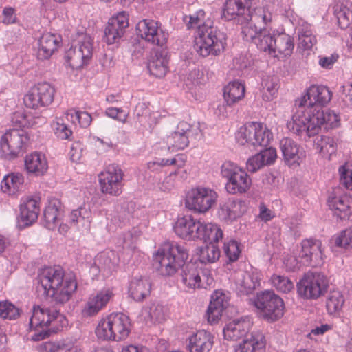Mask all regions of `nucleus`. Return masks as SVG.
Segmentation results:
<instances>
[{
    "instance_id": "cd10ccee",
    "label": "nucleus",
    "mask_w": 352,
    "mask_h": 352,
    "mask_svg": "<svg viewBox=\"0 0 352 352\" xmlns=\"http://www.w3.org/2000/svg\"><path fill=\"white\" fill-rule=\"evenodd\" d=\"M329 208L334 214L341 220L346 219L352 214V197L347 194L330 197L328 200Z\"/></svg>"
},
{
    "instance_id": "c03bdc74",
    "label": "nucleus",
    "mask_w": 352,
    "mask_h": 352,
    "mask_svg": "<svg viewBox=\"0 0 352 352\" xmlns=\"http://www.w3.org/2000/svg\"><path fill=\"white\" fill-rule=\"evenodd\" d=\"M333 12L340 28H347L352 21V11L348 6V3H337L333 7Z\"/></svg>"
},
{
    "instance_id": "a878e982",
    "label": "nucleus",
    "mask_w": 352,
    "mask_h": 352,
    "mask_svg": "<svg viewBox=\"0 0 352 352\" xmlns=\"http://www.w3.org/2000/svg\"><path fill=\"white\" fill-rule=\"evenodd\" d=\"M314 122L318 126V133L323 129L328 131L340 126V116L334 111L315 108L314 110Z\"/></svg>"
},
{
    "instance_id": "39448f33",
    "label": "nucleus",
    "mask_w": 352,
    "mask_h": 352,
    "mask_svg": "<svg viewBox=\"0 0 352 352\" xmlns=\"http://www.w3.org/2000/svg\"><path fill=\"white\" fill-rule=\"evenodd\" d=\"M130 331L129 318L122 313H116L100 320L96 328V335L103 340L120 341L127 338Z\"/></svg>"
},
{
    "instance_id": "a18cd8bd",
    "label": "nucleus",
    "mask_w": 352,
    "mask_h": 352,
    "mask_svg": "<svg viewBox=\"0 0 352 352\" xmlns=\"http://www.w3.org/2000/svg\"><path fill=\"white\" fill-rule=\"evenodd\" d=\"M344 303V298L342 294L334 290L327 295L326 300V307L329 314H339Z\"/></svg>"
},
{
    "instance_id": "5fc2aeb1",
    "label": "nucleus",
    "mask_w": 352,
    "mask_h": 352,
    "mask_svg": "<svg viewBox=\"0 0 352 352\" xmlns=\"http://www.w3.org/2000/svg\"><path fill=\"white\" fill-rule=\"evenodd\" d=\"M59 204L60 202L58 201L50 203L44 210L45 227L49 230H54L56 227L58 216V205Z\"/></svg>"
},
{
    "instance_id": "f3484780",
    "label": "nucleus",
    "mask_w": 352,
    "mask_h": 352,
    "mask_svg": "<svg viewBox=\"0 0 352 352\" xmlns=\"http://www.w3.org/2000/svg\"><path fill=\"white\" fill-rule=\"evenodd\" d=\"M331 98V91L327 87L313 85L307 89L303 96L296 100L295 105L314 111L315 108L320 109L319 106L327 104Z\"/></svg>"
},
{
    "instance_id": "c9c22d12",
    "label": "nucleus",
    "mask_w": 352,
    "mask_h": 352,
    "mask_svg": "<svg viewBox=\"0 0 352 352\" xmlns=\"http://www.w3.org/2000/svg\"><path fill=\"white\" fill-rule=\"evenodd\" d=\"M223 236V231L218 225L200 222L196 239L202 240L209 244H214L222 239Z\"/></svg>"
},
{
    "instance_id": "680f3d73",
    "label": "nucleus",
    "mask_w": 352,
    "mask_h": 352,
    "mask_svg": "<svg viewBox=\"0 0 352 352\" xmlns=\"http://www.w3.org/2000/svg\"><path fill=\"white\" fill-rule=\"evenodd\" d=\"M338 171L340 184L347 190H352V162L340 166Z\"/></svg>"
},
{
    "instance_id": "a19ab883",
    "label": "nucleus",
    "mask_w": 352,
    "mask_h": 352,
    "mask_svg": "<svg viewBox=\"0 0 352 352\" xmlns=\"http://www.w3.org/2000/svg\"><path fill=\"white\" fill-rule=\"evenodd\" d=\"M272 14L266 7H257L252 11L250 10L249 21L256 25L259 30H265L271 23Z\"/></svg>"
},
{
    "instance_id": "a211bd4d",
    "label": "nucleus",
    "mask_w": 352,
    "mask_h": 352,
    "mask_svg": "<svg viewBox=\"0 0 352 352\" xmlns=\"http://www.w3.org/2000/svg\"><path fill=\"white\" fill-rule=\"evenodd\" d=\"M254 0H227L223 16L226 20H236L241 24L249 21L250 8Z\"/></svg>"
},
{
    "instance_id": "f704fd0d",
    "label": "nucleus",
    "mask_w": 352,
    "mask_h": 352,
    "mask_svg": "<svg viewBox=\"0 0 352 352\" xmlns=\"http://www.w3.org/2000/svg\"><path fill=\"white\" fill-rule=\"evenodd\" d=\"M261 276L256 270L244 272L237 285L238 292L241 295L251 294L260 285Z\"/></svg>"
},
{
    "instance_id": "c85d7f7f",
    "label": "nucleus",
    "mask_w": 352,
    "mask_h": 352,
    "mask_svg": "<svg viewBox=\"0 0 352 352\" xmlns=\"http://www.w3.org/2000/svg\"><path fill=\"white\" fill-rule=\"evenodd\" d=\"M60 41V36L49 32L43 34L38 41V58L40 60L50 58L58 47Z\"/></svg>"
},
{
    "instance_id": "8fccbe9b",
    "label": "nucleus",
    "mask_w": 352,
    "mask_h": 352,
    "mask_svg": "<svg viewBox=\"0 0 352 352\" xmlns=\"http://www.w3.org/2000/svg\"><path fill=\"white\" fill-rule=\"evenodd\" d=\"M274 41V34H270L267 29L260 30V34L256 38L254 44L257 48L272 56L273 52V43Z\"/></svg>"
},
{
    "instance_id": "7c9ffc66",
    "label": "nucleus",
    "mask_w": 352,
    "mask_h": 352,
    "mask_svg": "<svg viewBox=\"0 0 352 352\" xmlns=\"http://www.w3.org/2000/svg\"><path fill=\"white\" fill-rule=\"evenodd\" d=\"M265 348L264 336L260 332L246 335L243 341L237 345L234 352H263Z\"/></svg>"
},
{
    "instance_id": "69168bd1",
    "label": "nucleus",
    "mask_w": 352,
    "mask_h": 352,
    "mask_svg": "<svg viewBox=\"0 0 352 352\" xmlns=\"http://www.w3.org/2000/svg\"><path fill=\"white\" fill-rule=\"evenodd\" d=\"M248 24L242 28L241 34L243 38L246 41H252L254 43L256 38L260 34V30L252 22L248 21Z\"/></svg>"
},
{
    "instance_id": "7ed1b4c3",
    "label": "nucleus",
    "mask_w": 352,
    "mask_h": 352,
    "mask_svg": "<svg viewBox=\"0 0 352 352\" xmlns=\"http://www.w3.org/2000/svg\"><path fill=\"white\" fill-rule=\"evenodd\" d=\"M188 258V251L177 242H166L158 250L154 258L156 269L164 276L175 274Z\"/></svg>"
},
{
    "instance_id": "49530a36",
    "label": "nucleus",
    "mask_w": 352,
    "mask_h": 352,
    "mask_svg": "<svg viewBox=\"0 0 352 352\" xmlns=\"http://www.w3.org/2000/svg\"><path fill=\"white\" fill-rule=\"evenodd\" d=\"M315 147L322 157H330L337 150V144L333 138L329 136H320L317 138Z\"/></svg>"
},
{
    "instance_id": "c756f323",
    "label": "nucleus",
    "mask_w": 352,
    "mask_h": 352,
    "mask_svg": "<svg viewBox=\"0 0 352 352\" xmlns=\"http://www.w3.org/2000/svg\"><path fill=\"white\" fill-rule=\"evenodd\" d=\"M168 51L162 48L151 55L148 63V69L151 74L157 78L164 77L168 71Z\"/></svg>"
},
{
    "instance_id": "6e6552de",
    "label": "nucleus",
    "mask_w": 352,
    "mask_h": 352,
    "mask_svg": "<svg viewBox=\"0 0 352 352\" xmlns=\"http://www.w3.org/2000/svg\"><path fill=\"white\" fill-rule=\"evenodd\" d=\"M329 283L326 276L318 272L308 271L297 283L298 295L305 299H317L327 291Z\"/></svg>"
},
{
    "instance_id": "5701e85b",
    "label": "nucleus",
    "mask_w": 352,
    "mask_h": 352,
    "mask_svg": "<svg viewBox=\"0 0 352 352\" xmlns=\"http://www.w3.org/2000/svg\"><path fill=\"white\" fill-rule=\"evenodd\" d=\"M19 210V221L23 226H31L38 219L40 212L39 199L32 197L21 199Z\"/></svg>"
},
{
    "instance_id": "0eeeda50",
    "label": "nucleus",
    "mask_w": 352,
    "mask_h": 352,
    "mask_svg": "<svg viewBox=\"0 0 352 352\" xmlns=\"http://www.w3.org/2000/svg\"><path fill=\"white\" fill-rule=\"evenodd\" d=\"M272 139V134L266 126L256 122L246 123L236 134V142L248 146H267Z\"/></svg>"
},
{
    "instance_id": "4c0bfd02",
    "label": "nucleus",
    "mask_w": 352,
    "mask_h": 352,
    "mask_svg": "<svg viewBox=\"0 0 352 352\" xmlns=\"http://www.w3.org/2000/svg\"><path fill=\"white\" fill-rule=\"evenodd\" d=\"M249 330V322L244 320H234L223 328L224 338L228 340H237L246 336Z\"/></svg>"
},
{
    "instance_id": "aec40b11",
    "label": "nucleus",
    "mask_w": 352,
    "mask_h": 352,
    "mask_svg": "<svg viewBox=\"0 0 352 352\" xmlns=\"http://www.w3.org/2000/svg\"><path fill=\"white\" fill-rule=\"evenodd\" d=\"M113 292L109 288L102 289L89 296L82 309L85 317H92L102 310L113 297Z\"/></svg>"
},
{
    "instance_id": "de8ad7c7",
    "label": "nucleus",
    "mask_w": 352,
    "mask_h": 352,
    "mask_svg": "<svg viewBox=\"0 0 352 352\" xmlns=\"http://www.w3.org/2000/svg\"><path fill=\"white\" fill-rule=\"evenodd\" d=\"M263 99L270 101L278 89V80L276 76H267L261 82Z\"/></svg>"
},
{
    "instance_id": "864d4df0",
    "label": "nucleus",
    "mask_w": 352,
    "mask_h": 352,
    "mask_svg": "<svg viewBox=\"0 0 352 352\" xmlns=\"http://www.w3.org/2000/svg\"><path fill=\"white\" fill-rule=\"evenodd\" d=\"M52 128L56 136L60 140H72L73 132L69 125L61 118H56L52 123Z\"/></svg>"
},
{
    "instance_id": "774afa93",
    "label": "nucleus",
    "mask_w": 352,
    "mask_h": 352,
    "mask_svg": "<svg viewBox=\"0 0 352 352\" xmlns=\"http://www.w3.org/2000/svg\"><path fill=\"white\" fill-rule=\"evenodd\" d=\"M105 115L122 122H124L127 118V115L124 112L123 109L117 107L107 108Z\"/></svg>"
},
{
    "instance_id": "9b49d317",
    "label": "nucleus",
    "mask_w": 352,
    "mask_h": 352,
    "mask_svg": "<svg viewBox=\"0 0 352 352\" xmlns=\"http://www.w3.org/2000/svg\"><path fill=\"white\" fill-rule=\"evenodd\" d=\"M217 193L208 188L197 187L187 194L185 206L195 212L204 214L208 212L217 200Z\"/></svg>"
},
{
    "instance_id": "603ef678",
    "label": "nucleus",
    "mask_w": 352,
    "mask_h": 352,
    "mask_svg": "<svg viewBox=\"0 0 352 352\" xmlns=\"http://www.w3.org/2000/svg\"><path fill=\"white\" fill-rule=\"evenodd\" d=\"M168 36V32L162 28V24L159 22L158 27L153 29L145 41L152 45L163 47L166 45Z\"/></svg>"
},
{
    "instance_id": "b1692460",
    "label": "nucleus",
    "mask_w": 352,
    "mask_h": 352,
    "mask_svg": "<svg viewBox=\"0 0 352 352\" xmlns=\"http://www.w3.org/2000/svg\"><path fill=\"white\" fill-rule=\"evenodd\" d=\"M200 273L201 269L198 267L197 263L184 262L181 267L179 280L186 288L190 289L202 287Z\"/></svg>"
},
{
    "instance_id": "dca6fc26",
    "label": "nucleus",
    "mask_w": 352,
    "mask_h": 352,
    "mask_svg": "<svg viewBox=\"0 0 352 352\" xmlns=\"http://www.w3.org/2000/svg\"><path fill=\"white\" fill-rule=\"evenodd\" d=\"M123 176L124 173L118 166L111 164L107 166L98 175L101 192L119 196L122 192Z\"/></svg>"
},
{
    "instance_id": "13d9d810",
    "label": "nucleus",
    "mask_w": 352,
    "mask_h": 352,
    "mask_svg": "<svg viewBox=\"0 0 352 352\" xmlns=\"http://www.w3.org/2000/svg\"><path fill=\"white\" fill-rule=\"evenodd\" d=\"M158 21L153 19H142L136 25L137 34L142 38H146L150 35L155 27H158Z\"/></svg>"
},
{
    "instance_id": "4468645a",
    "label": "nucleus",
    "mask_w": 352,
    "mask_h": 352,
    "mask_svg": "<svg viewBox=\"0 0 352 352\" xmlns=\"http://www.w3.org/2000/svg\"><path fill=\"white\" fill-rule=\"evenodd\" d=\"M54 88L48 82H39L31 87L23 97L26 107L38 109L49 106L54 100Z\"/></svg>"
},
{
    "instance_id": "338daca9",
    "label": "nucleus",
    "mask_w": 352,
    "mask_h": 352,
    "mask_svg": "<svg viewBox=\"0 0 352 352\" xmlns=\"http://www.w3.org/2000/svg\"><path fill=\"white\" fill-rule=\"evenodd\" d=\"M339 93L346 106L352 107V83L346 82L340 86Z\"/></svg>"
},
{
    "instance_id": "4be33fe9",
    "label": "nucleus",
    "mask_w": 352,
    "mask_h": 352,
    "mask_svg": "<svg viewBox=\"0 0 352 352\" xmlns=\"http://www.w3.org/2000/svg\"><path fill=\"white\" fill-rule=\"evenodd\" d=\"M200 222L191 215L179 217L173 226V230L179 237L183 239L195 240L197 238Z\"/></svg>"
},
{
    "instance_id": "bf43d9fd",
    "label": "nucleus",
    "mask_w": 352,
    "mask_h": 352,
    "mask_svg": "<svg viewBox=\"0 0 352 352\" xmlns=\"http://www.w3.org/2000/svg\"><path fill=\"white\" fill-rule=\"evenodd\" d=\"M223 252L229 262L237 261L241 254L239 243L233 239L226 241L223 245Z\"/></svg>"
},
{
    "instance_id": "37998d69",
    "label": "nucleus",
    "mask_w": 352,
    "mask_h": 352,
    "mask_svg": "<svg viewBox=\"0 0 352 352\" xmlns=\"http://www.w3.org/2000/svg\"><path fill=\"white\" fill-rule=\"evenodd\" d=\"M24 182V178L21 173H12L4 176L1 188L4 192L15 193L21 188Z\"/></svg>"
},
{
    "instance_id": "79ce46f5",
    "label": "nucleus",
    "mask_w": 352,
    "mask_h": 352,
    "mask_svg": "<svg viewBox=\"0 0 352 352\" xmlns=\"http://www.w3.org/2000/svg\"><path fill=\"white\" fill-rule=\"evenodd\" d=\"M142 316L146 322H162L165 320L166 308L158 302H153L142 310Z\"/></svg>"
},
{
    "instance_id": "ddd939ff",
    "label": "nucleus",
    "mask_w": 352,
    "mask_h": 352,
    "mask_svg": "<svg viewBox=\"0 0 352 352\" xmlns=\"http://www.w3.org/2000/svg\"><path fill=\"white\" fill-rule=\"evenodd\" d=\"M314 111L305 107H298L297 111L287 123L288 129L299 136L306 135L309 138L318 134V126L314 124Z\"/></svg>"
},
{
    "instance_id": "f257e3e1",
    "label": "nucleus",
    "mask_w": 352,
    "mask_h": 352,
    "mask_svg": "<svg viewBox=\"0 0 352 352\" xmlns=\"http://www.w3.org/2000/svg\"><path fill=\"white\" fill-rule=\"evenodd\" d=\"M36 292L43 297H51L58 304L67 302L77 289L75 276L65 274L60 267L42 269L37 276Z\"/></svg>"
},
{
    "instance_id": "0e129e2a",
    "label": "nucleus",
    "mask_w": 352,
    "mask_h": 352,
    "mask_svg": "<svg viewBox=\"0 0 352 352\" xmlns=\"http://www.w3.org/2000/svg\"><path fill=\"white\" fill-rule=\"evenodd\" d=\"M334 243L338 247L352 250V229L349 228L342 231L335 238Z\"/></svg>"
},
{
    "instance_id": "2f4dec72",
    "label": "nucleus",
    "mask_w": 352,
    "mask_h": 352,
    "mask_svg": "<svg viewBox=\"0 0 352 352\" xmlns=\"http://www.w3.org/2000/svg\"><path fill=\"white\" fill-rule=\"evenodd\" d=\"M25 167L28 173L36 176H42L48 169V163L44 154L34 152L26 155Z\"/></svg>"
},
{
    "instance_id": "72a5a7b5",
    "label": "nucleus",
    "mask_w": 352,
    "mask_h": 352,
    "mask_svg": "<svg viewBox=\"0 0 352 352\" xmlns=\"http://www.w3.org/2000/svg\"><path fill=\"white\" fill-rule=\"evenodd\" d=\"M294 47V41L291 36L285 33L276 34H274L272 56L274 57L290 56Z\"/></svg>"
},
{
    "instance_id": "393cba45",
    "label": "nucleus",
    "mask_w": 352,
    "mask_h": 352,
    "mask_svg": "<svg viewBox=\"0 0 352 352\" xmlns=\"http://www.w3.org/2000/svg\"><path fill=\"white\" fill-rule=\"evenodd\" d=\"M276 157V150L274 148L261 150L248 160L246 168L249 172L256 173L263 167L274 164Z\"/></svg>"
},
{
    "instance_id": "58836bf2",
    "label": "nucleus",
    "mask_w": 352,
    "mask_h": 352,
    "mask_svg": "<svg viewBox=\"0 0 352 352\" xmlns=\"http://www.w3.org/2000/svg\"><path fill=\"white\" fill-rule=\"evenodd\" d=\"M280 148L281 150L283 159L288 164H299L298 160L300 158V146L293 140L290 138H283L280 142Z\"/></svg>"
},
{
    "instance_id": "f03ea898",
    "label": "nucleus",
    "mask_w": 352,
    "mask_h": 352,
    "mask_svg": "<svg viewBox=\"0 0 352 352\" xmlns=\"http://www.w3.org/2000/svg\"><path fill=\"white\" fill-rule=\"evenodd\" d=\"M67 321L65 317L61 314L56 307H47L43 305H34L32 308V315L30 320L31 329L47 327L52 326L47 330L43 329L35 333L32 336L34 341H40L48 338L51 332H56L60 327L66 326Z\"/></svg>"
},
{
    "instance_id": "2eb2a0df",
    "label": "nucleus",
    "mask_w": 352,
    "mask_h": 352,
    "mask_svg": "<svg viewBox=\"0 0 352 352\" xmlns=\"http://www.w3.org/2000/svg\"><path fill=\"white\" fill-rule=\"evenodd\" d=\"M28 140L25 131L16 129L7 131L1 138L0 151L6 160L16 158Z\"/></svg>"
},
{
    "instance_id": "e433bc0d",
    "label": "nucleus",
    "mask_w": 352,
    "mask_h": 352,
    "mask_svg": "<svg viewBox=\"0 0 352 352\" xmlns=\"http://www.w3.org/2000/svg\"><path fill=\"white\" fill-rule=\"evenodd\" d=\"M151 284L149 280L144 277L133 278L129 285V293L135 301H142L151 293Z\"/></svg>"
},
{
    "instance_id": "423d86ee",
    "label": "nucleus",
    "mask_w": 352,
    "mask_h": 352,
    "mask_svg": "<svg viewBox=\"0 0 352 352\" xmlns=\"http://www.w3.org/2000/svg\"><path fill=\"white\" fill-rule=\"evenodd\" d=\"M221 175L227 180L226 189L231 195L245 193L252 185V179L245 170L230 161L221 165Z\"/></svg>"
},
{
    "instance_id": "052dcab7",
    "label": "nucleus",
    "mask_w": 352,
    "mask_h": 352,
    "mask_svg": "<svg viewBox=\"0 0 352 352\" xmlns=\"http://www.w3.org/2000/svg\"><path fill=\"white\" fill-rule=\"evenodd\" d=\"M205 15V12L201 9L189 16V21L186 23L187 28L188 29L197 28L196 35H197L199 28L206 25L208 21H211L209 18L206 19Z\"/></svg>"
},
{
    "instance_id": "20e7f679",
    "label": "nucleus",
    "mask_w": 352,
    "mask_h": 352,
    "mask_svg": "<svg viewBox=\"0 0 352 352\" xmlns=\"http://www.w3.org/2000/svg\"><path fill=\"white\" fill-rule=\"evenodd\" d=\"M226 34L213 25L212 21L199 28L195 36L194 49L202 57L218 56L226 45Z\"/></svg>"
},
{
    "instance_id": "4d7b16f0",
    "label": "nucleus",
    "mask_w": 352,
    "mask_h": 352,
    "mask_svg": "<svg viewBox=\"0 0 352 352\" xmlns=\"http://www.w3.org/2000/svg\"><path fill=\"white\" fill-rule=\"evenodd\" d=\"M19 316L20 311L14 305L8 300L0 301V318L12 320Z\"/></svg>"
},
{
    "instance_id": "412c9836",
    "label": "nucleus",
    "mask_w": 352,
    "mask_h": 352,
    "mask_svg": "<svg viewBox=\"0 0 352 352\" xmlns=\"http://www.w3.org/2000/svg\"><path fill=\"white\" fill-rule=\"evenodd\" d=\"M192 126L186 122H180L176 130L166 138L168 150L172 152L183 150L189 144V138L192 134Z\"/></svg>"
},
{
    "instance_id": "9d476101",
    "label": "nucleus",
    "mask_w": 352,
    "mask_h": 352,
    "mask_svg": "<svg viewBox=\"0 0 352 352\" xmlns=\"http://www.w3.org/2000/svg\"><path fill=\"white\" fill-rule=\"evenodd\" d=\"M254 305L261 311L263 317L268 321L277 320L283 316V300L273 291L265 290L258 294Z\"/></svg>"
},
{
    "instance_id": "e2e57ef3",
    "label": "nucleus",
    "mask_w": 352,
    "mask_h": 352,
    "mask_svg": "<svg viewBox=\"0 0 352 352\" xmlns=\"http://www.w3.org/2000/svg\"><path fill=\"white\" fill-rule=\"evenodd\" d=\"M228 305V296L221 291L217 290L211 296L210 306L214 308H218L222 311Z\"/></svg>"
},
{
    "instance_id": "bb28decb",
    "label": "nucleus",
    "mask_w": 352,
    "mask_h": 352,
    "mask_svg": "<svg viewBox=\"0 0 352 352\" xmlns=\"http://www.w3.org/2000/svg\"><path fill=\"white\" fill-rule=\"evenodd\" d=\"M187 349L190 352H209L214 344V337L208 331L201 330L188 338Z\"/></svg>"
},
{
    "instance_id": "1a4fd4ad",
    "label": "nucleus",
    "mask_w": 352,
    "mask_h": 352,
    "mask_svg": "<svg viewBox=\"0 0 352 352\" xmlns=\"http://www.w3.org/2000/svg\"><path fill=\"white\" fill-rule=\"evenodd\" d=\"M94 39L87 33H78L67 52L70 64L74 67H81L87 65L92 57Z\"/></svg>"
},
{
    "instance_id": "6ab92c4d",
    "label": "nucleus",
    "mask_w": 352,
    "mask_h": 352,
    "mask_svg": "<svg viewBox=\"0 0 352 352\" xmlns=\"http://www.w3.org/2000/svg\"><path fill=\"white\" fill-rule=\"evenodd\" d=\"M129 26L128 14L125 12L118 13L109 19L104 30V41L111 45L118 43Z\"/></svg>"
},
{
    "instance_id": "473e14b6",
    "label": "nucleus",
    "mask_w": 352,
    "mask_h": 352,
    "mask_svg": "<svg viewBox=\"0 0 352 352\" xmlns=\"http://www.w3.org/2000/svg\"><path fill=\"white\" fill-rule=\"evenodd\" d=\"M298 36V47L303 50H311L317 43L311 26L308 23L302 21L296 28Z\"/></svg>"
},
{
    "instance_id": "f8f14e48",
    "label": "nucleus",
    "mask_w": 352,
    "mask_h": 352,
    "mask_svg": "<svg viewBox=\"0 0 352 352\" xmlns=\"http://www.w3.org/2000/svg\"><path fill=\"white\" fill-rule=\"evenodd\" d=\"M298 257L304 265L317 267L323 265L326 258L322 241L314 238L303 239L300 242Z\"/></svg>"
},
{
    "instance_id": "09e8293b",
    "label": "nucleus",
    "mask_w": 352,
    "mask_h": 352,
    "mask_svg": "<svg viewBox=\"0 0 352 352\" xmlns=\"http://www.w3.org/2000/svg\"><path fill=\"white\" fill-rule=\"evenodd\" d=\"M220 257L219 248L214 244H208L199 250V260L201 263H213Z\"/></svg>"
},
{
    "instance_id": "3c124183",
    "label": "nucleus",
    "mask_w": 352,
    "mask_h": 352,
    "mask_svg": "<svg viewBox=\"0 0 352 352\" xmlns=\"http://www.w3.org/2000/svg\"><path fill=\"white\" fill-rule=\"evenodd\" d=\"M65 118L74 124H78L82 128L89 126L92 120L91 115L87 112L75 109L68 110L65 114Z\"/></svg>"
},
{
    "instance_id": "ea45409f",
    "label": "nucleus",
    "mask_w": 352,
    "mask_h": 352,
    "mask_svg": "<svg viewBox=\"0 0 352 352\" xmlns=\"http://www.w3.org/2000/svg\"><path fill=\"white\" fill-rule=\"evenodd\" d=\"M245 85L235 80L229 82L223 89V98L228 106H232L242 100L245 96Z\"/></svg>"
},
{
    "instance_id": "6e6d98bb",
    "label": "nucleus",
    "mask_w": 352,
    "mask_h": 352,
    "mask_svg": "<svg viewBox=\"0 0 352 352\" xmlns=\"http://www.w3.org/2000/svg\"><path fill=\"white\" fill-rule=\"evenodd\" d=\"M271 282L273 287L282 293H288L294 287V283L285 276L273 274L271 277Z\"/></svg>"
}]
</instances>
